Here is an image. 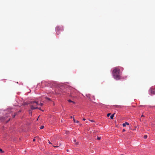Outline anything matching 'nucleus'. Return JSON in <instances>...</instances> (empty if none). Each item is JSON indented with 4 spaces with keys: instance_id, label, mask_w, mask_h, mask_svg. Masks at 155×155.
<instances>
[{
    "instance_id": "nucleus-1",
    "label": "nucleus",
    "mask_w": 155,
    "mask_h": 155,
    "mask_svg": "<svg viewBox=\"0 0 155 155\" xmlns=\"http://www.w3.org/2000/svg\"><path fill=\"white\" fill-rule=\"evenodd\" d=\"M123 68L121 67H117L114 68L112 71V75L114 78L118 80L121 79V73L120 70L123 71Z\"/></svg>"
},
{
    "instance_id": "nucleus-2",
    "label": "nucleus",
    "mask_w": 155,
    "mask_h": 155,
    "mask_svg": "<svg viewBox=\"0 0 155 155\" xmlns=\"http://www.w3.org/2000/svg\"><path fill=\"white\" fill-rule=\"evenodd\" d=\"M63 28L62 26H57L55 28L56 31L57 33L59 32L60 31H62L63 30Z\"/></svg>"
},
{
    "instance_id": "nucleus-3",
    "label": "nucleus",
    "mask_w": 155,
    "mask_h": 155,
    "mask_svg": "<svg viewBox=\"0 0 155 155\" xmlns=\"http://www.w3.org/2000/svg\"><path fill=\"white\" fill-rule=\"evenodd\" d=\"M149 91L152 94H155V89H151Z\"/></svg>"
},
{
    "instance_id": "nucleus-4",
    "label": "nucleus",
    "mask_w": 155,
    "mask_h": 155,
    "mask_svg": "<svg viewBox=\"0 0 155 155\" xmlns=\"http://www.w3.org/2000/svg\"><path fill=\"white\" fill-rule=\"evenodd\" d=\"M36 103V104L37 105H40L41 106H42L43 105V104L42 103H41L40 104H38V102H37V101H34L33 102V103Z\"/></svg>"
},
{
    "instance_id": "nucleus-5",
    "label": "nucleus",
    "mask_w": 155,
    "mask_h": 155,
    "mask_svg": "<svg viewBox=\"0 0 155 155\" xmlns=\"http://www.w3.org/2000/svg\"><path fill=\"white\" fill-rule=\"evenodd\" d=\"M37 109H38L39 110L41 109L40 108H38V107H35L33 105H31V110H34Z\"/></svg>"
},
{
    "instance_id": "nucleus-6",
    "label": "nucleus",
    "mask_w": 155,
    "mask_h": 155,
    "mask_svg": "<svg viewBox=\"0 0 155 155\" xmlns=\"http://www.w3.org/2000/svg\"><path fill=\"white\" fill-rule=\"evenodd\" d=\"M86 96L89 98V99H91V95L90 94H87L86 95Z\"/></svg>"
},
{
    "instance_id": "nucleus-7",
    "label": "nucleus",
    "mask_w": 155,
    "mask_h": 155,
    "mask_svg": "<svg viewBox=\"0 0 155 155\" xmlns=\"http://www.w3.org/2000/svg\"><path fill=\"white\" fill-rule=\"evenodd\" d=\"M129 125V124L128 123H127V122H126L125 123H123L122 124V125L124 127H125L126 126V125Z\"/></svg>"
},
{
    "instance_id": "nucleus-8",
    "label": "nucleus",
    "mask_w": 155,
    "mask_h": 155,
    "mask_svg": "<svg viewBox=\"0 0 155 155\" xmlns=\"http://www.w3.org/2000/svg\"><path fill=\"white\" fill-rule=\"evenodd\" d=\"M73 120H74V123H79V121L78 120H76L73 117Z\"/></svg>"
},
{
    "instance_id": "nucleus-9",
    "label": "nucleus",
    "mask_w": 155,
    "mask_h": 155,
    "mask_svg": "<svg viewBox=\"0 0 155 155\" xmlns=\"http://www.w3.org/2000/svg\"><path fill=\"white\" fill-rule=\"evenodd\" d=\"M115 114V113H114V114L111 115L110 116V118L111 119H113V117H114V115Z\"/></svg>"
},
{
    "instance_id": "nucleus-10",
    "label": "nucleus",
    "mask_w": 155,
    "mask_h": 155,
    "mask_svg": "<svg viewBox=\"0 0 155 155\" xmlns=\"http://www.w3.org/2000/svg\"><path fill=\"white\" fill-rule=\"evenodd\" d=\"M68 101L69 102L73 103V104H75V102L74 101H72L71 100H68Z\"/></svg>"
},
{
    "instance_id": "nucleus-11",
    "label": "nucleus",
    "mask_w": 155,
    "mask_h": 155,
    "mask_svg": "<svg viewBox=\"0 0 155 155\" xmlns=\"http://www.w3.org/2000/svg\"><path fill=\"white\" fill-rule=\"evenodd\" d=\"M74 142L76 144L78 145V142H76V140H74Z\"/></svg>"
},
{
    "instance_id": "nucleus-12",
    "label": "nucleus",
    "mask_w": 155,
    "mask_h": 155,
    "mask_svg": "<svg viewBox=\"0 0 155 155\" xmlns=\"http://www.w3.org/2000/svg\"><path fill=\"white\" fill-rule=\"evenodd\" d=\"M45 98L46 99L48 100H49V101H50V99L48 97H45Z\"/></svg>"
},
{
    "instance_id": "nucleus-13",
    "label": "nucleus",
    "mask_w": 155,
    "mask_h": 155,
    "mask_svg": "<svg viewBox=\"0 0 155 155\" xmlns=\"http://www.w3.org/2000/svg\"><path fill=\"white\" fill-rule=\"evenodd\" d=\"M44 126H41L40 127V128L41 129H42L44 128Z\"/></svg>"
},
{
    "instance_id": "nucleus-14",
    "label": "nucleus",
    "mask_w": 155,
    "mask_h": 155,
    "mask_svg": "<svg viewBox=\"0 0 155 155\" xmlns=\"http://www.w3.org/2000/svg\"><path fill=\"white\" fill-rule=\"evenodd\" d=\"M147 135H144V139H146V138H147Z\"/></svg>"
},
{
    "instance_id": "nucleus-15",
    "label": "nucleus",
    "mask_w": 155,
    "mask_h": 155,
    "mask_svg": "<svg viewBox=\"0 0 155 155\" xmlns=\"http://www.w3.org/2000/svg\"><path fill=\"white\" fill-rule=\"evenodd\" d=\"M110 115V113H108L107 114V117H109Z\"/></svg>"
},
{
    "instance_id": "nucleus-16",
    "label": "nucleus",
    "mask_w": 155,
    "mask_h": 155,
    "mask_svg": "<svg viewBox=\"0 0 155 155\" xmlns=\"http://www.w3.org/2000/svg\"><path fill=\"white\" fill-rule=\"evenodd\" d=\"M68 133H69V131H66V134H68Z\"/></svg>"
},
{
    "instance_id": "nucleus-17",
    "label": "nucleus",
    "mask_w": 155,
    "mask_h": 155,
    "mask_svg": "<svg viewBox=\"0 0 155 155\" xmlns=\"http://www.w3.org/2000/svg\"><path fill=\"white\" fill-rule=\"evenodd\" d=\"M91 97H92V98H93V99L94 100L95 99V97H94V96H92V97L91 96Z\"/></svg>"
},
{
    "instance_id": "nucleus-18",
    "label": "nucleus",
    "mask_w": 155,
    "mask_h": 155,
    "mask_svg": "<svg viewBox=\"0 0 155 155\" xmlns=\"http://www.w3.org/2000/svg\"><path fill=\"white\" fill-rule=\"evenodd\" d=\"M89 120L90 121H91L92 122H94V120Z\"/></svg>"
},
{
    "instance_id": "nucleus-19",
    "label": "nucleus",
    "mask_w": 155,
    "mask_h": 155,
    "mask_svg": "<svg viewBox=\"0 0 155 155\" xmlns=\"http://www.w3.org/2000/svg\"><path fill=\"white\" fill-rule=\"evenodd\" d=\"M0 151H1V152L2 153H3V152L2 151V149H0Z\"/></svg>"
},
{
    "instance_id": "nucleus-20",
    "label": "nucleus",
    "mask_w": 155,
    "mask_h": 155,
    "mask_svg": "<svg viewBox=\"0 0 155 155\" xmlns=\"http://www.w3.org/2000/svg\"><path fill=\"white\" fill-rule=\"evenodd\" d=\"M97 139H98V140H100V139H101V137H98L97 138Z\"/></svg>"
},
{
    "instance_id": "nucleus-21",
    "label": "nucleus",
    "mask_w": 155,
    "mask_h": 155,
    "mask_svg": "<svg viewBox=\"0 0 155 155\" xmlns=\"http://www.w3.org/2000/svg\"><path fill=\"white\" fill-rule=\"evenodd\" d=\"M126 131V130H125V129H123V130H122L123 132H124V131Z\"/></svg>"
},
{
    "instance_id": "nucleus-22",
    "label": "nucleus",
    "mask_w": 155,
    "mask_h": 155,
    "mask_svg": "<svg viewBox=\"0 0 155 155\" xmlns=\"http://www.w3.org/2000/svg\"><path fill=\"white\" fill-rule=\"evenodd\" d=\"M115 107H119V106L118 105H114Z\"/></svg>"
},
{
    "instance_id": "nucleus-23",
    "label": "nucleus",
    "mask_w": 155,
    "mask_h": 155,
    "mask_svg": "<svg viewBox=\"0 0 155 155\" xmlns=\"http://www.w3.org/2000/svg\"><path fill=\"white\" fill-rule=\"evenodd\" d=\"M35 139H33V141H35Z\"/></svg>"
},
{
    "instance_id": "nucleus-24",
    "label": "nucleus",
    "mask_w": 155,
    "mask_h": 155,
    "mask_svg": "<svg viewBox=\"0 0 155 155\" xmlns=\"http://www.w3.org/2000/svg\"><path fill=\"white\" fill-rule=\"evenodd\" d=\"M83 120H84H84H85V119H84V118H83Z\"/></svg>"
},
{
    "instance_id": "nucleus-25",
    "label": "nucleus",
    "mask_w": 155,
    "mask_h": 155,
    "mask_svg": "<svg viewBox=\"0 0 155 155\" xmlns=\"http://www.w3.org/2000/svg\"><path fill=\"white\" fill-rule=\"evenodd\" d=\"M48 143H50V144L51 143L50 141H49Z\"/></svg>"
},
{
    "instance_id": "nucleus-26",
    "label": "nucleus",
    "mask_w": 155,
    "mask_h": 155,
    "mask_svg": "<svg viewBox=\"0 0 155 155\" xmlns=\"http://www.w3.org/2000/svg\"><path fill=\"white\" fill-rule=\"evenodd\" d=\"M73 118L72 117V116H71V118Z\"/></svg>"
},
{
    "instance_id": "nucleus-27",
    "label": "nucleus",
    "mask_w": 155,
    "mask_h": 155,
    "mask_svg": "<svg viewBox=\"0 0 155 155\" xmlns=\"http://www.w3.org/2000/svg\"><path fill=\"white\" fill-rule=\"evenodd\" d=\"M15 117V115L13 116V117Z\"/></svg>"
},
{
    "instance_id": "nucleus-28",
    "label": "nucleus",
    "mask_w": 155,
    "mask_h": 155,
    "mask_svg": "<svg viewBox=\"0 0 155 155\" xmlns=\"http://www.w3.org/2000/svg\"><path fill=\"white\" fill-rule=\"evenodd\" d=\"M31 112H29V113L30 114H31Z\"/></svg>"
},
{
    "instance_id": "nucleus-29",
    "label": "nucleus",
    "mask_w": 155,
    "mask_h": 155,
    "mask_svg": "<svg viewBox=\"0 0 155 155\" xmlns=\"http://www.w3.org/2000/svg\"><path fill=\"white\" fill-rule=\"evenodd\" d=\"M54 147H57L56 146H54Z\"/></svg>"
},
{
    "instance_id": "nucleus-30",
    "label": "nucleus",
    "mask_w": 155,
    "mask_h": 155,
    "mask_svg": "<svg viewBox=\"0 0 155 155\" xmlns=\"http://www.w3.org/2000/svg\"><path fill=\"white\" fill-rule=\"evenodd\" d=\"M143 116V115H142V116H141V117H142V116Z\"/></svg>"
}]
</instances>
